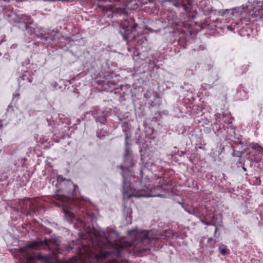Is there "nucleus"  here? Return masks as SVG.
Wrapping results in <instances>:
<instances>
[{
  "instance_id": "obj_8",
  "label": "nucleus",
  "mask_w": 263,
  "mask_h": 263,
  "mask_svg": "<svg viewBox=\"0 0 263 263\" xmlns=\"http://www.w3.org/2000/svg\"><path fill=\"white\" fill-rule=\"evenodd\" d=\"M138 26L132 17L120 24L119 33L126 41L129 51H131L133 47L137 49L141 48L143 51L146 50L148 47V42L145 35H136Z\"/></svg>"
},
{
  "instance_id": "obj_49",
  "label": "nucleus",
  "mask_w": 263,
  "mask_h": 263,
  "mask_svg": "<svg viewBox=\"0 0 263 263\" xmlns=\"http://www.w3.org/2000/svg\"><path fill=\"white\" fill-rule=\"evenodd\" d=\"M17 44H13V45H11V48L15 49L17 47Z\"/></svg>"
},
{
  "instance_id": "obj_46",
  "label": "nucleus",
  "mask_w": 263,
  "mask_h": 263,
  "mask_svg": "<svg viewBox=\"0 0 263 263\" xmlns=\"http://www.w3.org/2000/svg\"><path fill=\"white\" fill-rule=\"evenodd\" d=\"M221 179H222L223 180L226 181L228 179V177L224 173H222V177Z\"/></svg>"
},
{
  "instance_id": "obj_39",
  "label": "nucleus",
  "mask_w": 263,
  "mask_h": 263,
  "mask_svg": "<svg viewBox=\"0 0 263 263\" xmlns=\"http://www.w3.org/2000/svg\"><path fill=\"white\" fill-rule=\"evenodd\" d=\"M186 148L184 150L178 151L177 153H175L177 155H178L180 157L183 156L185 154H186Z\"/></svg>"
},
{
  "instance_id": "obj_21",
  "label": "nucleus",
  "mask_w": 263,
  "mask_h": 263,
  "mask_svg": "<svg viewBox=\"0 0 263 263\" xmlns=\"http://www.w3.org/2000/svg\"><path fill=\"white\" fill-rule=\"evenodd\" d=\"M184 210L191 215H193L196 217H200V210L199 208H196L192 205L186 204L183 203H180Z\"/></svg>"
},
{
  "instance_id": "obj_6",
  "label": "nucleus",
  "mask_w": 263,
  "mask_h": 263,
  "mask_svg": "<svg viewBox=\"0 0 263 263\" xmlns=\"http://www.w3.org/2000/svg\"><path fill=\"white\" fill-rule=\"evenodd\" d=\"M71 201L70 198L67 197V199H64L58 203L59 206L62 207V210L64 214L66 220L70 223L77 225L78 228L82 227L83 229H91L93 227V223L97 221L96 215L86 206L78 205L80 208L79 213L83 212L81 217H78L71 210L73 209L71 204Z\"/></svg>"
},
{
  "instance_id": "obj_16",
  "label": "nucleus",
  "mask_w": 263,
  "mask_h": 263,
  "mask_svg": "<svg viewBox=\"0 0 263 263\" xmlns=\"http://www.w3.org/2000/svg\"><path fill=\"white\" fill-rule=\"evenodd\" d=\"M246 147L242 146L241 144H236L234 142L235 146H232L233 148L237 147L236 146L240 145L239 149L240 151H236L233 149L232 153L233 157H236L239 158H242V155L243 153H246L247 154H252V155H256V153H262L263 152V147H261L257 143H251L248 140L246 139Z\"/></svg>"
},
{
  "instance_id": "obj_5",
  "label": "nucleus",
  "mask_w": 263,
  "mask_h": 263,
  "mask_svg": "<svg viewBox=\"0 0 263 263\" xmlns=\"http://www.w3.org/2000/svg\"><path fill=\"white\" fill-rule=\"evenodd\" d=\"M114 234L117 238L119 237L117 232L111 229H107L106 232L96 235L95 240L91 242L94 251L91 252V257L97 260L105 259L108 257H116L121 258L122 252L124 250L123 245L114 243L110 235Z\"/></svg>"
},
{
  "instance_id": "obj_14",
  "label": "nucleus",
  "mask_w": 263,
  "mask_h": 263,
  "mask_svg": "<svg viewBox=\"0 0 263 263\" xmlns=\"http://www.w3.org/2000/svg\"><path fill=\"white\" fill-rule=\"evenodd\" d=\"M22 74L18 79L19 87L27 83H31L32 82L34 72H36L34 70L36 66L33 63H31L29 59H26L22 62Z\"/></svg>"
},
{
  "instance_id": "obj_42",
  "label": "nucleus",
  "mask_w": 263,
  "mask_h": 263,
  "mask_svg": "<svg viewBox=\"0 0 263 263\" xmlns=\"http://www.w3.org/2000/svg\"><path fill=\"white\" fill-rule=\"evenodd\" d=\"M213 226H214L215 227L214 235L216 236L218 231V227L217 226V223L213 224Z\"/></svg>"
},
{
  "instance_id": "obj_24",
  "label": "nucleus",
  "mask_w": 263,
  "mask_h": 263,
  "mask_svg": "<svg viewBox=\"0 0 263 263\" xmlns=\"http://www.w3.org/2000/svg\"><path fill=\"white\" fill-rule=\"evenodd\" d=\"M71 82L68 80H60L59 83L55 82L53 84H52V89L53 90L57 89H61L62 88V86H59V84H64L65 86L64 89L66 88V87L68 86V84L70 85Z\"/></svg>"
},
{
  "instance_id": "obj_52",
  "label": "nucleus",
  "mask_w": 263,
  "mask_h": 263,
  "mask_svg": "<svg viewBox=\"0 0 263 263\" xmlns=\"http://www.w3.org/2000/svg\"><path fill=\"white\" fill-rule=\"evenodd\" d=\"M6 39H5V37L3 38V39H1L0 40V45L2 44V43L4 42H6Z\"/></svg>"
},
{
  "instance_id": "obj_44",
  "label": "nucleus",
  "mask_w": 263,
  "mask_h": 263,
  "mask_svg": "<svg viewBox=\"0 0 263 263\" xmlns=\"http://www.w3.org/2000/svg\"><path fill=\"white\" fill-rule=\"evenodd\" d=\"M204 133L209 134L211 132V128L209 127H206L204 129Z\"/></svg>"
},
{
  "instance_id": "obj_13",
  "label": "nucleus",
  "mask_w": 263,
  "mask_h": 263,
  "mask_svg": "<svg viewBox=\"0 0 263 263\" xmlns=\"http://www.w3.org/2000/svg\"><path fill=\"white\" fill-rule=\"evenodd\" d=\"M57 187L55 190V199L59 201V202L64 199H67L66 196L61 195L60 193L63 191H65L68 193H71L73 196L77 195V190L79 187L77 185L74 184L70 180L66 179L62 175H57L56 180H53L52 182V185Z\"/></svg>"
},
{
  "instance_id": "obj_17",
  "label": "nucleus",
  "mask_w": 263,
  "mask_h": 263,
  "mask_svg": "<svg viewBox=\"0 0 263 263\" xmlns=\"http://www.w3.org/2000/svg\"><path fill=\"white\" fill-rule=\"evenodd\" d=\"M21 210V213L26 216H33L36 214V207L32 201L28 198L22 202Z\"/></svg>"
},
{
  "instance_id": "obj_45",
  "label": "nucleus",
  "mask_w": 263,
  "mask_h": 263,
  "mask_svg": "<svg viewBox=\"0 0 263 263\" xmlns=\"http://www.w3.org/2000/svg\"><path fill=\"white\" fill-rule=\"evenodd\" d=\"M189 86L188 85H185V84H184V86H180V88H181V89H184V90H185V91H188V90L186 89V87H189Z\"/></svg>"
},
{
  "instance_id": "obj_60",
  "label": "nucleus",
  "mask_w": 263,
  "mask_h": 263,
  "mask_svg": "<svg viewBox=\"0 0 263 263\" xmlns=\"http://www.w3.org/2000/svg\"><path fill=\"white\" fill-rule=\"evenodd\" d=\"M73 257L76 259L77 258V256H74Z\"/></svg>"
},
{
  "instance_id": "obj_64",
  "label": "nucleus",
  "mask_w": 263,
  "mask_h": 263,
  "mask_svg": "<svg viewBox=\"0 0 263 263\" xmlns=\"http://www.w3.org/2000/svg\"><path fill=\"white\" fill-rule=\"evenodd\" d=\"M219 217H220V218H221V215H219Z\"/></svg>"
},
{
  "instance_id": "obj_41",
  "label": "nucleus",
  "mask_w": 263,
  "mask_h": 263,
  "mask_svg": "<svg viewBox=\"0 0 263 263\" xmlns=\"http://www.w3.org/2000/svg\"><path fill=\"white\" fill-rule=\"evenodd\" d=\"M202 123L204 124H209L210 122V120L207 119H202Z\"/></svg>"
},
{
  "instance_id": "obj_1",
  "label": "nucleus",
  "mask_w": 263,
  "mask_h": 263,
  "mask_svg": "<svg viewBox=\"0 0 263 263\" xmlns=\"http://www.w3.org/2000/svg\"><path fill=\"white\" fill-rule=\"evenodd\" d=\"M135 165L132 157L124 158L123 163L119 166L122 170V194L124 198L130 197H163L161 193L165 191L166 187L171 186L172 180L165 176L158 178V184L147 187L149 193L144 192L145 189L141 187V182L138 177L134 174L133 167Z\"/></svg>"
},
{
  "instance_id": "obj_36",
  "label": "nucleus",
  "mask_w": 263,
  "mask_h": 263,
  "mask_svg": "<svg viewBox=\"0 0 263 263\" xmlns=\"http://www.w3.org/2000/svg\"><path fill=\"white\" fill-rule=\"evenodd\" d=\"M206 239V238L205 236L202 237L201 238L200 242H199V247L201 249H205V245L206 244L204 243V241Z\"/></svg>"
},
{
  "instance_id": "obj_27",
  "label": "nucleus",
  "mask_w": 263,
  "mask_h": 263,
  "mask_svg": "<svg viewBox=\"0 0 263 263\" xmlns=\"http://www.w3.org/2000/svg\"><path fill=\"white\" fill-rule=\"evenodd\" d=\"M31 259L36 258L39 260L41 261L43 263H58L57 261H51L50 259L46 256H44L42 254H38L34 257H31Z\"/></svg>"
},
{
  "instance_id": "obj_12",
  "label": "nucleus",
  "mask_w": 263,
  "mask_h": 263,
  "mask_svg": "<svg viewBox=\"0 0 263 263\" xmlns=\"http://www.w3.org/2000/svg\"><path fill=\"white\" fill-rule=\"evenodd\" d=\"M260 20L262 21L263 19H256V17L244 15L238 20L234 21L230 25H227V28L234 33L237 32L241 36H250L253 31L250 25L251 22Z\"/></svg>"
},
{
  "instance_id": "obj_10",
  "label": "nucleus",
  "mask_w": 263,
  "mask_h": 263,
  "mask_svg": "<svg viewBox=\"0 0 263 263\" xmlns=\"http://www.w3.org/2000/svg\"><path fill=\"white\" fill-rule=\"evenodd\" d=\"M167 2L172 3L173 5L180 10L184 11L185 13V19L189 22L186 24L187 27H185L183 31V35L179 37L177 42V44L181 48L184 49L186 48L187 40L184 36H189L192 37L198 32V29L193 28L191 21L196 17L197 13L196 12L191 10V4L187 0H174L173 1H167Z\"/></svg>"
},
{
  "instance_id": "obj_56",
  "label": "nucleus",
  "mask_w": 263,
  "mask_h": 263,
  "mask_svg": "<svg viewBox=\"0 0 263 263\" xmlns=\"http://www.w3.org/2000/svg\"><path fill=\"white\" fill-rule=\"evenodd\" d=\"M52 179H54V178H51V179H50V183H52V181H53V180H52Z\"/></svg>"
},
{
  "instance_id": "obj_4",
  "label": "nucleus",
  "mask_w": 263,
  "mask_h": 263,
  "mask_svg": "<svg viewBox=\"0 0 263 263\" xmlns=\"http://www.w3.org/2000/svg\"><path fill=\"white\" fill-rule=\"evenodd\" d=\"M218 6H211L210 0H201L198 4L199 10L202 14L208 17L211 21L215 22L218 20V16H222L226 18L231 17L241 18L242 16L248 15L249 17H255L251 15L254 8L251 6H254V2L248 1L247 3L240 7H234L231 9H221L220 6L222 5L217 2Z\"/></svg>"
},
{
  "instance_id": "obj_43",
  "label": "nucleus",
  "mask_w": 263,
  "mask_h": 263,
  "mask_svg": "<svg viewBox=\"0 0 263 263\" xmlns=\"http://www.w3.org/2000/svg\"><path fill=\"white\" fill-rule=\"evenodd\" d=\"M19 97H20V93L18 92H15V93H14L13 94V99H14V98L16 97L18 99Z\"/></svg>"
},
{
  "instance_id": "obj_47",
  "label": "nucleus",
  "mask_w": 263,
  "mask_h": 263,
  "mask_svg": "<svg viewBox=\"0 0 263 263\" xmlns=\"http://www.w3.org/2000/svg\"><path fill=\"white\" fill-rule=\"evenodd\" d=\"M142 151V148H140V151H139V152L140 153L141 159V160L142 161V162H143V163H144V159H143V155H142V154H141Z\"/></svg>"
},
{
  "instance_id": "obj_7",
  "label": "nucleus",
  "mask_w": 263,
  "mask_h": 263,
  "mask_svg": "<svg viewBox=\"0 0 263 263\" xmlns=\"http://www.w3.org/2000/svg\"><path fill=\"white\" fill-rule=\"evenodd\" d=\"M234 118L227 116L223 112L219 114L215 121L212 124V129L217 137L223 138L226 141H230L236 144H241L246 147V139L242 135L236 133V127L232 124Z\"/></svg>"
},
{
  "instance_id": "obj_32",
  "label": "nucleus",
  "mask_w": 263,
  "mask_h": 263,
  "mask_svg": "<svg viewBox=\"0 0 263 263\" xmlns=\"http://www.w3.org/2000/svg\"><path fill=\"white\" fill-rule=\"evenodd\" d=\"M198 219H199L200 222L205 225V226H213L214 224V221H210L208 219H206L205 217H204V218H203L202 217V214H201V212H200V217H197Z\"/></svg>"
},
{
  "instance_id": "obj_3",
  "label": "nucleus",
  "mask_w": 263,
  "mask_h": 263,
  "mask_svg": "<svg viewBox=\"0 0 263 263\" xmlns=\"http://www.w3.org/2000/svg\"><path fill=\"white\" fill-rule=\"evenodd\" d=\"M129 236L134 235L130 243V247L134 251L139 252L159 250L167 241V237H170V232L166 230H130L128 231Z\"/></svg>"
},
{
  "instance_id": "obj_50",
  "label": "nucleus",
  "mask_w": 263,
  "mask_h": 263,
  "mask_svg": "<svg viewBox=\"0 0 263 263\" xmlns=\"http://www.w3.org/2000/svg\"><path fill=\"white\" fill-rule=\"evenodd\" d=\"M152 121H154V122H157V117H153Z\"/></svg>"
},
{
  "instance_id": "obj_28",
  "label": "nucleus",
  "mask_w": 263,
  "mask_h": 263,
  "mask_svg": "<svg viewBox=\"0 0 263 263\" xmlns=\"http://www.w3.org/2000/svg\"><path fill=\"white\" fill-rule=\"evenodd\" d=\"M236 165L238 170L241 168L243 172H247V170L246 167V160L244 158H239L238 161L236 162Z\"/></svg>"
},
{
  "instance_id": "obj_15",
  "label": "nucleus",
  "mask_w": 263,
  "mask_h": 263,
  "mask_svg": "<svg viewBox=\"0 0 263 263\" xmlns=\"http://www.w3.org/2000/svg\"><path fill=\"white\" fill-rule=\"evenodd\" d=\"M79 239L76 240H71L68 244L66 245L64 249L67 252L76 253L79 256H82L86 253L90 248L89 244H85L82 240L86 239V236L83 234H79Z\"/></svg>"
},
{
  "instance_id": "obj_29",
  "label": "nucleus",
  "mask_w": 263,
  "mask_h": 263,
  "mask_svg": "<svg viewBox=\"0 0 263 263\" xmlns=\"http://www.w3.org/2000/svg\"><path fill=\"white\" fill-rule=\"evenodd\" d=\"M243 85L239 86L237 89V92L238 95L239 94L240 96H242L241 99L242 100H246L248 99V96L246 92V91L243 89Z\"/></svg>"
},
{
  "instance_id": "obj_51",
  "label": "nucleus",
  "mask_w": 263,
  "mask_h": 263,
  "mask_svg": "<svg viewBox=\"0 0 263 263\" xmlns=\"http://www.w3.org/2000/svg\"><path fill=\"white\" fill-rule=\"evenodd\" d=\"M231 185V183L230 182H228L227 181L226 182V184H224V185L227 187H228L229 186H230Z\"/></svg>"
},
{
  "instance_id": "obj_30",
  "label": "nucleus",
  "mask_w": 263,
  "mask_h": 263,
  "mask_svg": "<svg viewBox=\"0 0 263 263\" xmlns=\"http://www.w3.org/2000/svg\"><path fill=\"white\" fill-rule=\"evenodd\" d=\"M205 217L210 221L213 220L214 224L217 222L218 215H215L212 211H209V213L206 214Z\"/></svg>"
},
{
  "instance_id": "obj_53",
  "label": "nucleus",
  "mask_w": 263,
  "mask_h": 263,
  "mask_svg": "<svg viewBox=\"0 0 263 263\" xmlns=\"http://www.w3.org/2000/svg\"><path fill=\"white\" fill-rule=\"evenodd\" d=\"M172 236L173 237H174L175 236L176 237H178V236L177 235V234H175L173 232L172 233Z\"/></svg>"
},
{
  "instance_id": "obj_61",
  "label": "nucleus",
  "mask_w": 263,
  "mask_h": 263,
  "mask_svg": "<svg viewBox=\"0 0 263 263\" xmlns=\"http://www.w3.org/2000/svg\"><path fill=\"white\" fill-rule=\"evenodd\" d=\"M3 179H0V182H3Z\"/></svg>"
},
{
  "instance_id": "obj_33",
  "label": "nucleus",
  "mask_w": 263,
  "mask_h": 263,
  "mask_svg": "<svg viewBox=\"0 0 263 263\" xmlns=\"http://www.w3.org/2000/svg\"><path fill=\"white\" fill-rule=\"evenodd\" d=\"M218 250L220 254L223 256L226 255L229 251L227 246L224 245H220L218 247Z\"/></svg>"
},
{
  "instance_id": "obj_54",
  "label": "nucleus",
  "mask_w": 263,
  "mask_h": 263,
  "mask_svg": "<svg viewBox=\"0 0 263 263\" xmlns=\"http://www.w3.org/2000/svg\"><path fill=\"white\" fill-rule=\"evenodd\" d=\"M154 97H155V101H159L160 100V98H158V97H156V95L154 96Z\"/></svg>"
},
{
  "instance_id": "obj_63",
  "label": "nucleus",
  "mask_w": 263,
  "mask_h": 263,
  "mask_svg": "<svg viewBox=\"0 0 263 263\" xmlns=\"http://www.w3.org/2000/svg\"><path fill=\"white\" fill-rule=\"evenodd\" d=\"M229 192L232 193V191H231V189L229 190Z\"/></svg>"
},
{
  "instance_id": "obj_37",
  "label": "nucleus",
  "mask_w": 263,
  "mask_h": 263,
  "mask_svg": "<svg viewBox=\"0 0 263 263\" xmlns=\"http://www.w3.org/2000/svg\"><path fill=\"white\" fill-rule=\"evenodd\" d=\"M172 15L173 16V13H169V14L167 15L166 16L170 24H173L175 22V21H174L173 18L172 17Z\"/></svg>"
},
{
  "instance_id": "obj_40",
  "label": "nucleus",
  "mask_w": 263,
  "mask_h": 263,
  "mask_svg": "<svg viewBox=\"0 0 263 263\" xmlns=\"http://www.w3.org/2000/svg\"><path fill=\"white\" fill-rule=\"evenodd\" d=\"M214 67V63L213 62H211L210 63L206 65V69L209 71L211 70Z\"/></svg>"
},
{
  "instance_id": "obj_35",
  "label": "nucleus",
  "mask_w": 263,
  "mask_h": 263,
  "mask_svg": "<svg viewBox=\"0 0 263 263\" xmlns=\"http://www.w3.org/2000/svg\"><path fill=\"white\" fill-rule=\"evenodd\" d=\"M256 218L258 221V224L263 226V211L260 214H258Z\"/></svg>"
},
{
  "instance_id": "obj_20",
  "label": "nucleus",
  "mask_w": 263,
  "mask_h": 263,
  "mask_svg": "<svg viewBox=\"0 0 263 263\" xmlns=\"http://www.w3.org/2000/svg\"><path fill=\"white\" fill-rule=\"evenodd\" d=\"M254 6H251L254 8L251 15H253L256 19H263V1H254Z\"/></svg>"
},
{
  "instance_id": "obj_55",
  "label": "nucleus",
  "mask_w": 263,
  "mask_h": 263,
  "mask_svg": "<svg viewBox=\"0 0 263 263\" xmlns=\"http://www.w3.org/2000/svg\"><path fill=\"white\" fill-rule=\"evenodd\" d=\"M151 105L152 106V107H154L155 106H156V104L155 103L153 102V101H152V103L151 104Z\"/></svg>"
},
{
  "instance_id": "obj_9",
  "label": "nucleus",
  "mask_w": 263,
  "mask_h": 263,
  "mask_svg": "<svg viewBox=\"0 0 263 263\" xmlns=\"http://www.w3.org/2000/svg\"><path fill=\"white\" fill-rule=\"evenodd\" d=\"M120 76L113 72L104 71L99 72L95 79L96 83L101 88V91L114 92L116 98L120 102L126 100V92L125 89L126 86L119 85Z\"/></svg>"
},
{
  "instance_id": "obj_59",
  "label": "nucleus",
  "mask_w": 263,
  "mask_h": 263,
  "mask_svg": "<svg viewBox=\"0 0 263 263\" xmlns=\"http://www.w3.org/2000/svg\"><path fill=\"white\" fill-rule=\"evenodd\" d=\"M86 201H88V202H90V199H86Z\"/></svg>"
},
{
  "instance_id": "obj_62",
  "label": "nucleus",
  "mask_w": 263,
  "mask_h": 263,
  "mask_svg": "<svg viewBox=\"0 0 263 263\" xmlns=\"http://www.w3.org/2000/svg\"><path fill=\"white\" fill-rule=\"evenodd\" d=\"M23 160H24V161H25L27 160V159H26V158H24V159H23Z\"/></svg>"
},
{
  "instance_id": "obj_19",
  "label": "nucleus",
  "mask_w": 263,
  "mask_h": 263,
  "mask_svg": "<svg viewBox=\"0 0 263 263\" xmlns=\"http://www.w3.org/2000/svg\"><path fill=\"white\" fill-rule=\"evenodd\" d=\"M47 246L48 243L46 241L35 240L27 243L25 247L20 248V250L22 253H24L28 249L37 250L42 249Z\"/></svg>"
},
{
  "instance_id": "obj_48",
  "label": "nucleus",
  "mask_w": 263,
  "mask_h": 263,
  "mask_svg": "<svg viewBox=\"0 0 263 263\" xmlns=\"http://www.w3.org/2000/svg\"><path fill=\"white\" fill-rule=\"evenodd\" d=\"M71 90H73L74 92H78V90L76 88H73V86L71 87Z\"/></svg>"
},
{
  "instance_id": "obj_57",
  "label": "nucleus",
  "mask_w": 263,
  "mask_h": 263,
  "mask_svg": "<svg viewBox=\"0 0 263 263\" xmlns=\"http://www.w3.org/2000/svg\"><path fill=\"white\" fill-rule=\"evenodd\" d=\"M2 127V124L1 123V122H0V129Z\"/></svg>"
},
{
  "instance_id": "obj_22",
  "label": "nucleus",
  "mask_w": 263,
  "mask_h": 263,
  "mask_svg": "<svg viewBox=\"0 0 263 263\" xmlns=\"http://www.w3.org/2000/svg\"><path fill=\"white\" fill-rule=\"evenodd\" d=\"M160 61L158 60L156 57H152V58L149 59L146 61V63L148 65V66L149 69L154 71L155 70H157L159 69L161 65L160 63Z\"/></svg>"
},
{
  "instance_id": "obj_26",
  "label": "nucleus",
  "mask_w": 263,
  "mask_h": 263,
  "mask_svg": "<svg viewBox=\"0 0 263 263\" xmlns=\"http://www.w3.org/2000/svg\"><path fill=\"white\" fill-rule=\"evenodd\" d=\"M215 243V240L212 238H209L205 245V249L206 251L210 253L212 252L213 251L212 249L214 248Z\"/></svg>"
},
{
  "instance_id": "obj_38",
  "label": "nucleus",
  "mask_w": 263,
  "mask_h": 263,
  "mask_svg": "<svg viewBox=\"0 0 263 263\" xmlns=\"http://www.w3.org/2000/svg\"><path fill=\"white\" fill-rule=\"evenodd\" d=\"M115 115L118 118V119L120 122L124 119V116L121 114H119L118 112H116Z\"/></svg>"
},
{
  "instance_id": "obj_2",
  "label": "nucleus",
  "mask_w": 263,
  "mask_h": 263,
  "mask_svg": "<svg viewBox=\"0 0 263 263\" xmlns=\"http://www.w3.org/2000/svg\"><path fill=\"white\" fill-rule=\"evenodd\" d=\"M8 21L11 24H16L14 26L22 29L26 30L31 36V38L40 39V41L35 42L34 44L41 45L43 47H48L52 43H55L59 34L54 30H45L43 28L37 25L31 23V19L27 15L18 14L15 12H11L8 15Z\"/></svg>"
},
{
  "instance_id": "obj_18",
  "label": "nucleus",
  "mask_w": 263,
  "mask_h": 263,
  "mask_svg": "<svg viewBox=\"0 0 263 263\" xmlns=\"http://www.w3.org/2000/svg\"><path fill=\"white\" fill-rule=\"evenodd\" d=\"M59 122L57 121H54L52 117L47 118L48 125L53 128L57 127L61 125L62 127H66L67 126L70 124V121L67 117H65L64 115H59Z\"/></svg>"
},
{
  "instance_id": "obj_58",
  "label": "nucleus",
  "mask_w": 263,
  "mask_h": 263,
  "mask_svg": "<svg viewBox=\"0 0 263 263\" xmlns=\"http://www.w3.org/2000/svg\"><path fill=\"white\" fill-rule=\"evenodd\" d=\"M62 137H63V135H60V136L59 137H59V138H61Z\"/></svg>"
},
{
  "instance_id": "obj_11",
  "label": "nucleus",
  "mask_w": 263,
  "mask_h": 263,
  "mask_svg": "<svg viewBox=\"0 0 263 263\" xmlns=\"http://www.w3.org/2000/svg\"><path fill=\"white\" fill-rule=\"evenodd\" d=\"M110 109H101L98 107H95L93 110L87 111L84 115L85 117L88 115H91L92 117L95 119L96 122L98 124V129L96 132V135L100 139H104L107 135V129L105 127H101L102 126H105L107 123L106 118L110 113Z\"/></svg>"
},
{
  "instance_id": "obj_25",
  "label": "nucleus",
  "mask_w": 263,
  "mask_h": 263,
  "mask_svg": "<svg viewBox=\"0 0 263 263\" xmlns=\"http://www.w3.org/2000/svg\"><path fill=\"white\" fill-rule=\"evenodd\" d=\"M248 181L251 184L253 185H260L261 182L259 176L251 175L248 178Z\"/></svg>"
},
{
  "instance_id": "obj_34",
  "label": "nucleus",
  "mask_w": 263,
  "mask_h": 263,
  "mask_svg": "<svg viewBox=\"0 0 263 263\" xmlns=\"http://www.w3.org/2000/svg\"><path fill=\"white\" fill-rule=\"evenodd\" d=\"M192 114H196V115L201 114V115H202V112L201 107L199 106H196V105L193 106L192 109Z\"/></svg>"
},
{
  "instance_id": "obj_23",
  "label": "nucleus",
  "mask_w": 263,
  "mask_h": 263,
  "mask_svg": "<svg viewBox=\"0 0 263 263\" xmlns=\"http://www.w3.org/2000/svg\"><path fill=\"white\" fill-rule=\"evenodd\" d=\"M121 124L122 131L125 135V140H128L131 137V125L127 121H123Z\"/></svg>"
},
{
  "instance_id": "obj_31",
  "label": "nucleus",
  "mask_w": 263,
  "mask_h": 263,
  "mask_svg": "<svg viewBox=\"0 0 263 263\" xmlns=\"http://www.w3.org/2000/svg\"><path fill=\"white\" fill-rule=\"evenodd\" d=\"M125 151L124 154V158H127V157H132V154L130 153V147L129 144L128 143V140H125Z\"/></svg>"
}]
</instances>
